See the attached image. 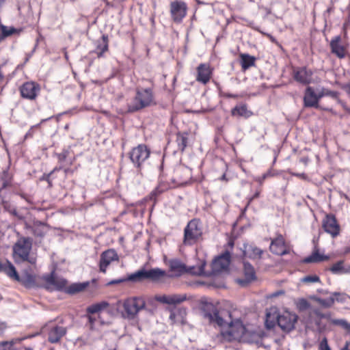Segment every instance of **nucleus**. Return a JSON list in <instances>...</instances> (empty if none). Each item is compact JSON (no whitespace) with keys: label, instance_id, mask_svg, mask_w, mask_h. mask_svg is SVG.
I'll return each instance as SVG.
<instances>
[{"label":"nucleus","instance_id":"1","mask_svg":"<svg viewBox=\"0 0 350 350\" xmlns=\"http://www.w3.org/2000/svg\"><path fill=\"white\" fill-rule=\"evenodd\" d=\"M153 105H155V102L152 89L137 88L135 96L127 104V112L133 113Z\"/></svg>","mask_w":350,"mask_h":350},{"label":"nucleus","instance_id":"2","mask_svg":"<svg viewBox=\"0 0 350 350\" xmlns=\"http://www.w3.org/2000/svg\"><path fill=\"white\" fill-rule=\"evenodd\" d=\"M128 154L135 169L137 181L139 182L143 177L142 169L144 165L150 157V150L146 144H141L133 148Z\"/></svg>","mask_w":350,"mask_h":350},{"label":"nucleus","instance_id":"3","mask_svg":"<svg viewBox=\"0 0 350 350\" xmlns=\"http://www.w3.org/2000/svg\"><path fill=\"white\" fill-rule=\"evenodd\" d=\"M228 318L226 329L220 331L221 339L226 342H241L247 328L240 319H232L231 313L228 314Z\"/></svg>","mask_w":350,"mask_h":350},{"label":"nucleus","instance_id":"4","mask_svg":"<svg viewBox=\"0 0 350 350\" xmlns=\"http://www.w3.org/2000/svg\"><path fill=\"white\" fill-rule=\"evenodd\" d=\"M33 239L30 237H19L12 247L13 256L16 260L33 264L36 260L29 258L32 248Z\"/></svg>","mask_w":350,"mask_h":350},{"label":"nucleus","instance_id":"5","mask_svg":"<svg viewBox=\"0 0 350 350\" xmlns=\"http://www.w3.org/2000/svg\"><path fill=\"white\" fill-rule=\"evenodd\" d=\"M203 231L200 219L190 220L184 229L183 243L185 245H193L202 238Z\"/></svg>","mask_w":350,"mask_h":350},{"label":"nucleus","instance_id":"6","mask_svg":"<svg viewBox=\"0 0 350 350\" xmlns=\"http://www.w3.org/2000/svg\"><path fill=\"white\" fill-rule=\"evenodd\" d=\"M230 312H220L213 304L207 305V309L204 312V318L213 327H218L221 331L226 329L228 321V314Z\"/></svg>","mask_w":350,"mask_h":350},{"label":"nucleus","instance_id":"7","mask_svg":"<svg viewBox=\"0 0 350 350\" xmlns=\"http://www.w3.org/2000/svg\"><path fill=\"white\" fill-rule=\"evenodd\" d=\"M165 275V272L159 268L146 269L142 268L126 276L128 282H142L145 280L157 281Z\"/></svg>","mask_w":350,"mask_h":350},{"label":"nucleus","instance_id":"8","mask_svg":"<svg viewBox=\"0 0 350 350\" xmlns=\"http://www.w3.org/2000/svg\"><path fill=\"white\" fill-rule=\"evenodd\" d=\"M206 263L203 262L197 268L190 267L189 268L178 259H172L169 261L170 271L174 272L176 275H180L184 273H189L193 275H205Z\"/></svg>","mask_w":350,"mask_h":350},{"label":"nucleus","instance_id":"9","mask_svg":"<svg viewBox=\"0 0 350 350\" xmlns=\"http://www.w3.org/2000/svg\"><path fill=\"white\" fill-rule=\"evenodd\" d=\"M230 253L226 251L216 257L211 263V271L209 273L205 271L204 276L216 275L228 269L230 263Z\"/></svg>","mask_w":350,"mask_h":350},{"label":"nucleus","instance_id":"10","mask_svg":"<svg viewBox=\"0 0 350 350\" xmlns=\"http://www.w3.org/2000/svg\"><path fill=\"white\" fill-rule=\"evenodd\" d=\"M146 302L142 297L127 299L123 304V308L126 317L133 319L137 314L145 308Z\"/></svg>","mask_w":350,"mask_h":350},{"label":"nucleus","instance_id":"11","mask_svg":"<svg viewBox=\"0 0 350 350\" xmlns=\"http://www.w3.org/2000/svg\"><path fill=\"white\" fill-rule=\"evenodd\" d=\"M298 316L288 311H284L282 314L276 317L277 325L284 332H290L295 329V324L297 321Z\"/></svg>","mask_w":350,"mask_h":350},{"label":"nucleus","instance_id":"12","mask_svg":"<svg viewBox=\"0 0 350 350\" xmlns=\"http://www.w3.org/2000/svg\"><path fill=\"white\" fill-rule=\"evenodd\" d=\"M42 279L45 282L44 288L51 292L53 291H64L67 284V280L62 278L56 277L54 271L49 274L44 275Z\"/></svg>","mask_w":350,"mask_h":350},{"label":"nucleus","instance_id":"13","mask_svg":"<svg viewBox=\"0 0 350 350\" xmlns=\"http://www.w3.org/2000/svg\"><path fill=\"white\" fill-rule=\"evenodd\" d=\"M187 5L182 1H174L170 3V14L176 23H180L187 15Z\"/></svg>","mask_w":350,"mask_h":350},{"label":"nucleus","instance_id":"14","mask_svg":"<svg viewBox=\"0 0 350 350\" xmlns=\"http://www.w3.org/2000/svg\"><path fill=\"white\" fill-rule=\"evenodd\" d=\"M40 90V85L33 81L25 82L20 88L21 96L29 100H34Z\"/></svg>","mask_w":350,"mask_h":350},{"label":"nucleus","instance_id":"15","mask_svg":"<svg viewBox=\"0 0 350 350\" xmlns=\"http://www.w3.org/2000/svg\"><path fill=\"white\" fill-rule=\"evenodd\" d=\"M243 278L237 279V282L242 286H246L256 280V274L254 267L247 261L243 260Z\"/></svg>","mask_w":350,"mask_h":350},{"label":"nucleus","instance_id":"16","mask_svg":"<svg viewBox=\"0 0 350 350\" xmlns=\"http://www.w3.org/2000/svg\"><path fill=\"white\" fill-rule=\"evenodd\" d=\"M115 260H118V256L115 250L109 249L102 252L99 262L100 271L105 273L107 267Z\"/></svg>","mask_w":350,"mask_h":350},{"label":"nucleus","instance_id":"17","mask_svg":"<svg viewBox=\"0 0 350 350\" xmlns=\"http://www.w3.org/2000/svg\"><path fill=\"white\" fill-rule=\"evenodd\" d=\"M264 336L265 334L263 332H256L246 329L241 342L248 344H254L257 347H261L263 343Z\"/></svg>","mask_w":350,"mask_h":350},{"label":"nucleus","instance_id":"18","mask_svg":"<svg viewBox=\"0 0 350 350\" xmlns=\"http://www.w3.org/2000/svg\"><path fill=\"white\" fill-rule=\"evenodd\" d=\"M241 250L244 258H248L252 260L261 258L262 254H263L262 250L252 243H244Z\"/></svg>","mask_w":350,"mask_h":350},{"label":"nucleus","instance_id":"19","mask_svg":"<svg viewBox=\"0 0 350 350\" xmlns=\"http://www.w3.org/2000/svg\"><path fill=\"white\" fill-rule=\"evenodd\" d=\"M323 228L325 231L332 237L339 234L340 227L334 215H327L323 221Z\"/></svg>","mask_w":350,"mask_h":350},{"label":"nucleus","instance_id":"20","mask_svg":"<svg viewBox=\"0 0 350 350\" xmlns=\"http://www.w3.org/2000/svg\"><path fill=\"white\" fill-rule=\"evenodd\" d=\"M66 332V328L63 326H51L48 332V341L52 344L58 343Z\"/></svg>","mask_w":350,"mask_h":350},{"label":"nucleus","instance_id":"21","mask_svg":"<svg viewBox=\"0 0 350 350\" xmlns=\"http://www.w3.org/2000/svg\"><path fill=\"white\" fill-rule=\"evenodd\" d=\"M304 105L305 107L320 108L314 90L310 86L306 89L304 96Z\"/></svg>","mask_w":350,"mask_h":350},{"label":"nucleus","instance_id":"22","mask_svg":"<svg viewBox=\"0 0 350 350\" xmlns=\"http://www.w3.org/2000/svg\"><path fill=\"white\" fill-rule=\"evenodd\" d=\"M312 72L306 67H301L294 71V79L302 84H308L312 81Z\"/></svg>","mask_w":350,"mask_h":350},{"label":"nucleus","instance_id":"23","mask_svg":"<svg viewBox=\"0 0 350 350\" xmlns=\"http://www.w3.org/2000/svg\"><path fill=\"white\" fill-rule=\"evenodd\" d=\"M186 295H161L156 297V299L163 304L169 305L179 304L186 300Z\"/></svg>","mask_w":350,"mask_h":350},{"label":"nucleus","instance_id":"24","mask_svg":"<svg viewBox=\"0 0 350 350\" xmlns=\"http://www.w3.org/2000/svg\"><path fill=\"white\" fill-rule=\"evenodd\" d=\"M341 37L336 36L334 37L330 42V48L332 53L335 54L338 58L342 59L345 57V49L340 44Z\"/></svg>","mask_w":350,"mask_h":350},{"label":"nucleus","instance_id":"25","mask_svg":"<svg viewBox=\"0 0 350 350\" xmlns=\"http://www.w3.org/2000/svg\"><path fill=\"white\" fill-rule=\"evenodd\" d=\"M197 81L206 84L208 83L211 78V72L208 66L205 64H201L198 66V68Z\"/></svg>","mask_w":350,"mask_h":350},{"label":"nucleus","instance_id":"26","mask_svg":"<svg viewBox=\"0 0 350 350\" xmlns=\"http://www.w3.org/2000/svg\"><path fill=\"white\" fill-rule=\"evenodd\" d=\"M0 272L5 273L11 278L19 280V275L16 268L9 260H6L5 262L0 261Z\"/></svg>","mask_w":350,"mask_h":350},{"label":"nucleus","instance_id":"27","mask_svg":"<svg viewBox=\"0 0 350 350\" xmlns=\"http://www.w3.org/2000/svg\"><path fill=\"white\" fill-rule=\"evenodd\" d=\"M109 49V38L107 34H103L101 39L97 40L96 47L94 53L98 57H102L103 54L108 51Z\"/></svg>","mask_w":350,"mask_h":350},{"label":"nucleus","instance_id":"28","mask_svg":"<svg viewBox=\"0 0 350 350\" xmlns=\"http://www.w3.org/2000/svg\"><path fill=\"white\" fill-rule=\"evenodd\" d=\"M329 270L336 275L350 273V265H345L343 260H339L329 267Z\"/></svg>","mask_w":350,"mask_h":350},{"label":"nucleus","instance_id":"29","mask_svg":"<svg viewBox=\"0 0 350 350\" xmlns=\"http://www.w3.org/2000/svg\"><path fill=\"white\" fill-rule=\"evenodd\" d=\"M329 259V256L327 255H323L319 254V250L315 248L314 252L312 253L310 256L306 257L303 260V262L304 263H313V262H319L325 260H327Z\"/></svg>","mask_w":350,"mask_h":350},{"label":"nucleus","instance_id":"30","mask_svg":"<svg viewBox=\"0 0 350 350\" xmlns=\"http://www.w3.org/2000/svg\"><path fill=\"white\" fill-rule=\"evenodd\" d=\"M90 284L89 282H84L81 283H74L68 287L65 288L64 292L70 295H74L85 290Z\"/></svg>","mask_w":350,"mask_h":350},{"label":"nucleus","instance_id":"31","mask_svg":"<svg viewBox=\"0 0 350 350\" xmlns=\"http://www.w3.org/2000/svg\"><path fill=\"white\" fill-rule=\"evenodd\" d=\"M231 114L234 116H239L249 118L252 115V113L247 109V105L242 104L241 105H236L233 109H232Z\"/></svg>","mask_w":350,"mask_h":350},{"label":"nucleus","instance_id":"32","mask_svg":"<svg viewBox=\"0 0 350 350\" xmlns=\"http://www.w3.org/2000/svg\"><path fill=\"white\" fill-rule=\"evenodd\" d=\"M241 64L243 70H247L251 66H254L256 58L249 54L242 53L240 55Z\"/></svg>","mask_w":350,"mask_h":350},{"label":"nucleus","instance_id":"33","mask_svg":"<svg viewBox=\"0 0 350 350\" xmlns=\"http://www.w3.org/2000/svg\"><path fill=\"white\" fill-rule=\"evenodd\" d=\"M284 246V240L282 235L278 236L277 238L271 241L269 246L270 251L276 254L280 252V250Z\"/></svg>","mask_w":350,"mask_h":350},{"label":"nucleus","instance_id":"34","mask_svg":"<svg viewBox=\"0 0 350 350\" xmlns=\"http://www.w3.org/2000/svg\"><path fill=\"white\" fill-rule=\"evenodd\" d=\"M176 142L178 146V150L183 152L188 143V133H178L176 135Z\"/></svg>","mask_w":350,"mask_h":350},{"label":"nucleus","instance_id":"35","mask_svg":"<svg viewBox=\"0 0 350 350\" xmlns=\"http://www.w3.org/2000/svg\"><path fill=\"white\" fill-rule=\"evenodd\" d=\"M109 304L107 301H103L89 306L86 308V312L89 314H95L100 312L109 306Z\"/></svg>","mask_w":350,"mask_h":350},{"label":"nucleus","instance_id":"36","mask_svg":"<svg viewBox=\"0 0 350 350\" xmlns=\"http://www.w3.org/2000/svg\"><path fill=\"white\" fill-rule=\"evenodd\" d=\"M19 282H21L25 287L31 288L36 284L35 276L32 274L26 273L21 277L19 276Z\"/></svg>","mask_w":350,"mask_h":350},{"label":"nucleus","instance_id":"37","mask_svg":"<svg viewBox=\"0 0 350 350\" xmlns=\"http://www.w3.org/2000/svg\"><path fill=\"white\" fill-rule=\"evenodd\" d=\"M312 299L317 301L318 304H319L321 306H323L325 308H331L334 304L335 302V299L332 295L327 299H323L317 296H314L312 297Z\"/></svg>","mask_w":350,"mask_h":350},{"label":"nucleus","instance_id":"38","mask_svg":"<svg viewBox=\"0 0 350 350\" xmlns=\"http://www.w3.org/2000/svg\"><path fill=\"white\" fill-rule=\"evenodd\" d=\"M3 205L5 211L8 212L18 219L22 220L24 219V217L18 212L16 206L13 204L8 202H3Z\"/></svg>","mask_w":350,"mask_h":350},{"label":"nucleus","instance_id":"39","mask_svg":"<svg viewBox=\"0 0 350 350\" xmlns=\"http://www.w3.org/2000/svg\"><path fill=\"white\" fill-rule=\"evenodd\" d=\"M331 295L334 297L335 301L338 303H345L348 298L347 295L344 293L334 292Z\"/></svg>","mask_w":350,"mask_h":350},{"label":"nucleus","instance_id":"40","mask_svg":"<svg viewBox=\"0 0 350 350\" xmlns=\"http://www.w3.org/2000/svg\"><path fill=\"white\" fill-rule=\"evenodd\" d=\"M0 27H1V31L2 38H5V37L10 36L16 31V29L14 27L8 28V27L3 25H1Z\"/></svg>","mask_w":350,"mask_h":350},{"label":"nucleus","instance_id":"41","mask_svg":"<svg viewBox=\"0 0 350 350\" xmlns=\"http://www.w3.org/2000/svg\"><path fill=\"white\" fill-rule=\"evenodd\" d=\"M332 324L334 325H338L347 332L349 323H348L347 320L341 319L332 320Z\"/></svg>","mask_w":350,"mask_h":350},{"label":"nucleus","instance_id":"42","mask_svg":"<svg viewBox=\"0 0 350 350\" xmlns=\"http://www.w3.org/2000/svg\"><path fill=\"white\" fill-rule=\"evenodd\" d=\"M303 282L314 283L320 282V278L317 275H309L301 279Z\"/></svg>","mask_w":350,"mask_h":350},{"label":"nucleus","instance_id":"43","mask_svg":"<svg viewBox=\"0 0 350 350\" xmlns=\"http://www.w3.org/2000/svg\"><path fill=\"white\" fill-rule=\"evenodd\" d=\"M0 350H16L12 342L3 341L0 342Z\"/></svg>","mask_w":350,"mask_h":350},{"label":"nucleus","instance_id":"44","mask_svg":"<svg viewBox=\"0 0 350 350\" xmlns=\"http://www.w3.org/2000/svg\"><path fill=\"white\" fill-rule=\"evenodd\" d=\"M312 312L317 318L319 319V321H316L315 323L317 326H320V320L323 319L325 313L322 312L321 309L319 308H313L312 309Z\"/></svg>","mask_w":350,"mask_h":350},{"label":"nucleus","instance_id":"45","mask_svg":"<svg viewBox=\"0 0 350 350\" xmlns=\"http://www.w3.org/2000/svg\"><path fill=\"white\" fill-rule=\"evenodd\" d=\"M69 150L67 149H64L62 152L57 154L58 161L59 163H63L66 161V158L69 155Z\"/></svg>","mask_w":350,"mask_h":350},{"label":"nucleus","instance_id":"46","mask_svg":"<svg viewBox=\"0 0 350 350\" xmlns=\"http://www.w3.org/2000/svg\"><path fill=\"white\" fill-rule=\"evenodd\" d=\"M310 307L309 302L305 299H301L298 303V308L300 310H305Z\"/></svg>","mask_w":350,"mask_h":350},{"label":"nucleus","instance_id":"47","mask_svg":"<svg viewBox=\"0 0 350 350\" xmlns=\"http://www.w3.org/2000/svg\"><path fill=\"white\" fill-rule=\"evenodd\" d=\"M319 350H331L327 343V340L324 338L319 344Z\"/></svg>","mask_w":350,"mask_h":350},{"label":"nucleus","instance_id":"48","mask_svg":"<svg viewBox=\"0 0 350 350\" xmlns=\"http://www.w3.org/2000/svg\"><path fill=\"white\" fill-rule=\"evenodd\" d=\"M128 282V280H126V276L124 277V278H120V279L112 280L109 281L107 284V286H111V285H113V284H120V283H122V282Z\"/></svg>","mask_w":350,"mask_h":350},{"label":"nucleus","instance_id":"49","mask_svg":"<svg viewBox=\"0 0 350 350\" xmlns=\"http://www.w3.org/2000/svg\"><path fill=\"white\" fill-rule=\"evenodd\" d=\"M270 315L269 314H267V319L265 321V325L267 329H270L274 327L275 325V322L274 321L269 320Z\"/></svg>","mask_w":350,"mask_h":350},{"label":"nucleus","instance_id":"50","mask_svg":"<svg viewBox=\"0 0 350 350\" xmlns=\"http://www.w3.org/2000/svg\"><path fill=\"white\" fill-rule=\"evenodd\" d=\"M51 176V173L44 174L42 175V176L40 178V180L46 181L49 183V186L51 187H52V182L50 178Z\"/></svg>","mask_w":350,"mask_h":350},{"label":"nucleus","instance_id":"51","mask_svg":"<svg viewBox=\"0 0 350 350\" xmlns=\"http://www.w3.org/2000/svg\"><path fill=\"white\" fill-rule=\"evenodd\" d=\"M325 96H330L333 98H337L338 96V93L336 91H332L327 89H325Z\"/></svg>","mask_w":350,"mask_h":350},{"label":"nucleus","instance_id":"52","mask_svg":"<svg viewBox=\"0 0 350 350\" xmlns=\"http://www.w3.org/2000/svg\"><path fill=\"white\" fill-rule=\"evenodd\" d=\"M161 193L159 188H155L150 193V198L155 200L156 197Z\"/></svg>","mask_w":350,"mask_h":350},{"label":"nucleus","instance_id":"53","mask_svg":"<svg viewBox=\"0 0 350 350\" xmlns=\"http://www.w3.org/2000/svg\"><path fill=\"white\" fill-rule=\"evenodd\" d=\"M33 234L36 237H42L44 236V232L41 230H39V229L33 230Z\"/></svg>","mask_w":350,"mask_h":350},{"label":"nucleus","instance_id":"54","mask_svg":"<svg viewBox=\"0 0 350 350\" xmlns=\"http://www.w3.org/2000/svg\"><path fill=\"white\" fill-rule=\"evenodd\" d=\"M293 175L301 178L304 180H306L307 178V175L304 173H293Z\"/></svg>","mask_w":350,"mask_h":350},{"label":"nucleus","instance_id":"55","mask_svg":"<svg viewBox=\"0 0 350 350\" xmlns=\"http://www.w3.org/2000/svg\"><path fill=\"white\" fill-rule=\"evenodd\" d=\"M325 96V89H323L321 92H318L317 94L316 93V96L318 98V103L319 102V100Z\"/></svg>","mask_w":350,"mask_h":350},{"label":"nucleus","instance_id":"56","mask_svg":"<svg viewBox=\"0 0 350 350\" xmlns=\"http://www.w3.org/2000/svg\"><path fill=\"white\" fill-rule=\"evenodd\" d=\"M323 319L328 320L332 323V321L334 320L332 319V313L330 312H326L324 314Z\"/></svg>","mask_w":350,"mask_h":350},{"label":"nucleus","instance_id":"57","mask_svg":"<svg viewBox=\"0 0 350 350\" xmlns=\"http://www.w3.org/2000/svg\"><path fill=\"white\" fill-rule=\"evenodd\" d=\"M342 89L346 91V92L350 96V82L343 85Z\"/></svg>","mask_w":350,"mask_h":350},{"label":"nucleus","instance_id":"58","mask_svg":"<svg viewBox=\"0 0 350 350\" xmlns=\"http://www.w3.org/2000/svg\"><path fill=\"white\" fill-rule=\"evenodd\" d=\"M271 176V173H270V172H267V173H265V174H264L262 176V177H261V178H260V179H259V182H260V183H262V181H264V180H265L268 176Z\"/></svg>","mask_w":350,"mask_h":350},{"label":"nucleus","instance_id":"59","mask_svg":"<svg viewBox=\"0 0 350 350\" xmlns=\"http://www.w3.org/2000/svg\"><path fill=\"white\" fill-rule=\"evenodd\" d=\"M36 126H33L31 127V129L28 131V132L26 133L25 135V138H27L29 137H32L33 135V129L34 127H36Z\"/></svg>","mask_w":350,"mask_h":350},{"label":"nucleus","instance_id":"60","mask_svg":"<svg viewBox=\"0 0 350 350\" xmlns=\"http://www.w3.org/2000/svg\"><path fill=\"white\" fill-rule=\"evenodd\" d=\"M287 254V251L284 249V246L280 250V252L277 253L276 255L284 256Z\"/></svg>","mask_w":350,"mask_h":350},{"label":"nucleus","instance_id":"61","mask_svg":"<svg viewBox=\"0 0 350 350\" xmlns=\"http://www.w3.org/2000/svg\"><path fill=\"white\" fill-rule=\"evenodd\" d=\"M88 321L91 325H93L94 322L96 321V319L92 316H88Z\"/></svg>","mask_w":350,"mask_h":350},{"label":"nucleus","instance_id":"62","mask_svg":"<svg viewBox=\"0 0 350 350\" xmlns=\"http://www.w3.org/2000/svg\"><path fill=\"white\" fill-rule=\"evenodd\" d=\"M64 171V173L66 175L69 174H73V172H74V170L69 167L65 168Z\"/></svg>","mask_w":350,"mask_h":350},{"label":"nucleus","instance_id":"63","mask_svg":"<svg viewBox=\"0 0 350 350\" xmlns=\"http://www.w3.org/2000/svg\"><path fill=\"white\" fill-rule=\"evenodd\" d=\"M63 168L62 165H60L59 167H55L50 173L53 174L55 172L59 171Z\"/></svg>","mask_w":350,"mask_h":350},{"label":"nucleus","instance_id":"64","mask_svg":"<svg viewBox=\"0 0 350 350\" xmlns=\"http://www.w3.org/2000/svg\"><path fill=\"white\" fill-rule=\"evenodd\" d=\"M349 342H346L345 347L341 349V350H350V348L349 347Z\"/></svg>","mask_w":350,"mask_h":350}]
</instances>
